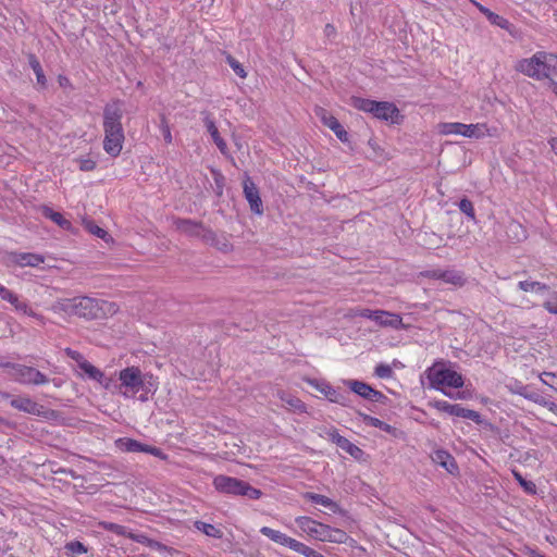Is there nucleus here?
<instances>
[{
	"mask_svg": "<svg viewBox=\"0 0 557 557\" xmlns=\"http://www.w3.org/2000/svg\"><path fill=\"white\" fill-rule=\"evenodd\" d=\"M122 117V101L114 100L106 104L103 109V149L111 157H117L123 149L125 135Z\"/></svg>",
	"mask_w": 557,
	"mask_h": 557,
	"instance_id": "1",
	"label": "nucleus"
},
{
	"mask_svg": "<svg viewBox=\"0 0 557 557\" xmlns=\"http://www.w3.org/2000/svg\"><path fill=\"white\" fill-rule=\"evenodd\" d=\"M426 376L430 382V386L436 391L442 392L449 398L463 399V393H451L448 388H460L465 384L463 376L461 373L455 371L450 366L444 362H435L431 368L426 370Z\"/></svg>",
	"mask_w": 557,
	"mask_h": 557,
	"instance_id": "2",
	"label": "nucleus"
},
{
	"mask_svg": "<svg viewBox=\"0 0 557 557\" xmlns=\"http://www.w3.org/2000/svg\"><path fill=\"white\" fill-rule=\"evenodd\" d=\"M117 311V306L102 299L87 296L74 297V315L87 320L102 319Z\"/></svg>",
	"mask_w": 557,
	"mask_h": 557,
	"instance_id": "3",
	"label": "nucleus"
},
{
	"mask_svg": "<svg viewBox=\"0 0 557 557\" xmlns=\"http://www.w3.org/2000/svg\"><path fill=\"white\" fill-rule=\"evenodd\" d=\"M351 104L360 111L370 113L374 117L392 124L398 123L401 117L398 108L392 102L354 97Z\"/></svg>",
	"mask_w": 557,
	"mask_h": 557,
	"instance_id": "4",
	"label": "nucleus"
},
{
	"mask_svg": "<svg viewBox=\"0 0 557 557\" xmlns=\"http://www.w3.org/2000/svg\"><path fill=\"white\" fill-rule=\"evenodd\" d=\"M212 484L214 488L222 494L246 496L249 499H259L262 496L260 490L251 486L246 481L233 476L219 474L213 479Z\"/></svg>",
	"mask_w": 557,
	"mask_h": 557,
	"instance_id": "5",
	"label": "nucleus"
},
{
	"mask_svg": "<svg viewBox=\"0 0 557 557\" xmlns=\"http://www.w3.org/2000/svg\"><path fill=\"white\" fill-rule=\"evenodd\" d=\"M441 135H461L468 138H483L493 136L496 128H490L485 123L463 124L459 122H444L437 125Z\"/></svg>",
	"mask_w": 557,
	"mask_h": 557,
	"instance_id": "6",
	"label": "nucleus"
},
{
	"mask_svg": "<svg viewBox=\"0 0 557 557\" xmlns=\"http://www.w3.org/2000/svg\"><path fill=\"white\" fill-rule=\"evenodd\" d=\"M516 70L536 81L549 78L548 52L537 51L530 58L521 59Z\"/></svg>",
	"mask_w": 557,
	"mask_h": 557,
	"instance_id": "7",
	"label": "nucleus"
},
{
	"mask_svg": "<svg viewBox=\"0 0 557 557\" xmlns=\"http://www.w3.org/2000/svg\"><path fill=\"white\" fill-rule=\"evenodd\" d=\"M119 391L125 398L135 397L141 389L147 387L146 376L137 367H127L119 373Z\"/></svg>",
	"mask_w": 557,
	"mask_h": 557,
	"instance_id": "8",
	"label": "nucleus"
},
{
	"mask_svg": "<svg viewBox=\"0 0 557 557\" xmlns=\"http://www.w3.org/2000/svg\"><path fill=\"white\" fill-rule=\"evenodd\" d=\"M0 367L10 368L9 374L21 384L41 385L49 382L44 373L33 367L10 363H0Z\"/></svg>",
	"mask_w": 557,
	"mask_h": 557,
	"instance_id": "9",
	"label": "nucleus"
},
{
	"mask_svg": "<svg viewBox=\"0 0 557 557\" xmlns=\"http://www.w3.org/2000/svg\"><path fill=\"white\" fill-rule=\"evenodd\" d=\"M46 258L40 253L33 252H18V251H7L0 258V261L5 267H18V268H38L45 262Z\"/></svg>",
	"mask_w": 557,
	"mask_h": 557,
	"instance_id": "10",
	"label": "nucleus"
},
{
	"mask_svg": "<svg viewBox=\"0 0 557 557\" xmlns=\"http://www.w3.org/2000/svg\"><path fill=\"white\" fill-rule=\"evenodd\" d=\"M10 405L23 412L42 417L46 419L52 418L55 416V412L51 409L45 408L42 405L34 401L29 397H16L11 399Z\"/></svg>",
	"mask_w": 557,
	"mask_h": 557,
	"instance_id": "11",
	"label": "nucleus"
},
{
	"mask_svg": "<svg viewBox=\"0 0 557 557\" xmlns=\"http://www.w3.org/2000/svg\"><path fill=\"white\" fill-rule=\"evenodd\" d=\"M260 533L262 535L267 536L268 539H270L271 541H273L280 545L286 546L301 555H304L308 548V546L306 544H304L293 537H289L288 535H286L285 533H283L281 531L271 529L269 527H262L260 529Z\"/></svg>",
	"mask_w": 557,
	"mask_h": 557,
	"instance_id": "12",
	"label": "nucleus"
},
{
	"mask_svg": "<svg viewBox=\"0 0 557 557\" xmlns=\"http://www.w3.org/2000/svg\"><path fill=\"white\" fill-rule=\"evenodd\" d=\"M115 446L122 451L127 453H147L154 457L165 458L162 450L156 446L143 444L129 437H121L115 441Z\"/></svg>",
	"mask_w": 557,
	"mask_h": 557,
	"instance_id": "13",
	"label": "nucleus"
},
{
	"mask_svg": "<svg viewBox=\"0 0 557 557\" xmlns=\"http://www.w3.org/2000/svg\"><path fill=\"white\" fill-rule=\"evenodd\" d=\"M295 522L304 533L314 540L324 542L327 524L318 522L309 517H297Z\"/></svg>",
	"mask_w": 557,
	"mask_h": 557,
	"instance_id": "14",
	"label": "nucleus"
},
{
	"mask_svg": "<svg viewBox=\"0 0 557 557\" xmlns=\"http://www.w3.org/2000/svg\"><path fill=\"white\" fill-rule=\"evenodd\" d=\"M310 385L323 394L331 403L342 406H348V396L334 388L330 383L323 380H311Z\"/></svg>",
	"mask_w": 557,
	"mask_h": 557,
	"instance_id": "15",
	"label": "nucleus"
},
{
	"mask_svg": "<svg viewBox=\"0 0 557 557\" xmlns=\"http://www.w3.org/2000/svg\"><path fill=\"white\" fill-rule=\"evenodd\" d=\"M345 384L350 388L351 392L367 400L380 403L385 398L383 393L372 388L364 382L358 380H347L345 381Z\"/></svg>",
	"mask_w": 557,
	"mask_h": 557,
	"instance_id": "16",
	"label": "nucleus"
},
{
	"mask_svg": "<svg viewBox=\"0 0 557 557\" xmlns=\"http://www.w3.org/2000/svg\"><path fill=\"white\" fill-rule=\"evenodd\" d=\"M315 114L317 116L320 117V120L325 126H327L330 129L334 132V134L341 141H348V133L345 131L343 125L338 122V120L335 116L329 114L327 111L323 108H317Z\"/></svg>",
	"mask_w": 557,
	"mask_h": 557,
	"instance_id": "17",
	"label": "nucleus"
},
{
	"mask_svg": "<svg viewBox=\"0 0 557 557\" xmlns=\"http://www.w3.org/2000/svg\"><path fill=\"white\" fill-rule=\"evenodd\" d=\"M174 225L177 231L188 236L208 238V235L212 234L210 231L206 230L202 224L191 220L177 219Z\"/></svg>",
	"mask_w": 557,
	"mask_h": 557,
	"instance_id": "18",
	"label": "nucleus"
},
{
	"mask_svg": "<svg viewBox=\"0 0 557 557\" xmlns=\"http://www.w3.org/2000/svg\"><path fill=\"white\" fill-rule=\"evenodd\" d=\"M243 187H244L245 198L249 202L251 211L255 212L256 214H262V212H263L262 200L260 198L259 190H258L257 186L255 185V183L249 177H247L244 181Z\"/></svg>",
	"mask_w": 557,
	"mask_h": 557,
	"instance_id": "19",
	"label": "nucleus"
},
{
	"mask_svg": "<svg viewBox=\"0 0 557 557\" xmlns=\"http://www.w3.org/2000/svg\"><path fill=\"white\" fill-rule=\"evenodd\" d=\"M374 322L381 327H391L394 330H407L408 327L403 323L400 314L385 310H377Z\"/></svg>",
	"mask_w": 557,
	"mask_h": 557,
	"instance_id": "20",
	"label": "nucleus"
},
{
	"mask_svg": "<svg viewBox=\"0 0 557 557\" xmlns=\"http://www.w3.org/2000/svg\"><path fill=\"white\" fill-rule=\"evenodd\" d=\"M79 369L91 380L99 382L103 387L109 388L111 380L106 377L102 371L87 360L82 362Z\"/></svg>",
	"mask_w": 557,
	"mask_h": 557,
	"instance_id": "21",
	"label": "nucleus"
},
{
	"mask_svg": "<svg viewBox=\"0 0 557 557\" xmlns=\"http://www.w3.org/2000/svg\"><path fill=\"white\" fill-rule=\"evenodd\" d=\"M50 310L57 314L72 317L74 315V298H64L54 301Z\"/></svg>",
	"mask_w": 557,
	"mask_h": 557,
	"instance_id": "22",
	"label": "nucleus"
},
{
	"mask_svg": "<svg viewBox=\"0 0 557 557\" xmlns=\"http://www.w3.org/2000/svg\"><path fill=\"white\" fill-rule=\"evenodd\" d=\"M277 397L290 409L298 411V412H305L306 411V405L297 397H295L292 394H288L284 391L277 392Z\"/></svg>",
	"mask_w": 557,
	"mask_h": 557,
	"instance_id": "23",
	"label": "nucleus"
},
{
	"mask_svg": "<svg viewBox=\"0 0 557 557\" xmlns=\"http://www.w3.org/2000/svg\"><path fill=\"white\" fill-rule=\"evenodd\" d=\"M42 214L45 218L50 219L63 230L69 231L72 227V223L67 219H65L60 212L53 211L49 207L42 208Z\"/></svg>",
	"mask_w": 557,
	"mask_h": 557,
	"instance_id": "24",
	"label": "nucleus"
},
{
	"mask_svg": "<svg viewBox=\"0 0 557 557\" xmlns=\"http://www.w3.org/2000/svg\"><path fill=\"white\" fill-rule=\"evenodd\" d=\"M450 416L468 419L475 423L481 422V416L478 411L465 408L459 404H454Z\"/></svg>",
	"mask_w": 557,
	"mask_h": 557,
	"instance_id": "25",
	"label": "nucleus"
},
{
	"mask_svg": "<svg viewBox=\"0 0 557 557\" xmlns=\"http://www.w3.org/2000/svg\"><path fill=\"white\" fill-rule=\"evenodd\" d=\"M435 460L450 473H454L458 469L455 459L444 450H437L435 453Z\"/></svg>",
	"mask_w": 557,
	"mask_h": 557,
	"instance_id": "26",
	"label": "nucleus"
},
{
	"mask_svg": "<svg viewBox=\"0 0 557 557\" xmlns=\"http://www.w3.org/2000/svg\"><path fill=\"white\" fill-rule=\"evenodd\" d=\"M28 63L36 75L37 84L41 88H46L47 87V78L44 74V70H42L41 64L38 61V59L34 54H30L28 57Z\"/></svg>",
	"mask_w": 557,
	"mask_h": 557,
	"instance_id": "27",
	"label": "nucleus"
},
{
	"mask_svg": "<svg viewBox=\"0 0 557 557\" xmlns=\"http://www.w3.org/2000/svg\"><path fill=\"white\" fill-rule=\"evenodd\" d=\"M306 497L317 505H321L323 507L329 508L333 512H336V510L338 509L337 504L324 495L315 494V493H308L306 495Z\"/></svg>",
	"mask_w": 557,
	"mask_h": 557,
	"instance_id": "28",
	"label": "nucleus"
},
{
	"mask_svg": "<svg viewBox=\"0 0 557 557\" xmlns=\"http://www.w3.org/2000/svg\"><path fill=\"white\" fill-rule=\"evenodd\" d=\"M358 416H359L360 420L362 421V423H364L366 425L381 429L387 433H391L393 430V428L389 424L385 423L384 421H382L377 418L371 417V416L362 413V412H359Z\"/></svg>",
	"mask_w": 557,
	"mask_h": 557,
	"instance_id": "29",
	"label": "nucleus"
},
{
	"mask_svg": "<svg viewBox=\"0 0 557 557\" xmlns=\"http://www.w3.org/2000/svg\"><path fill=\"white\" fill-rule=\"evenodd\" d=\"M194 525L198 531L202 532L209 537L221 539L223 535L222 531L213 524L203 521H196Z\"/></svg>",
	"mask_w": 557,
	"mask_h": 557,
	"instance_id": "30",
	"label": "nucleus"
},
{
	"mask_svg": "<svg viewBox=\"0 0 557 557\" xmlns=\"http://www.w3.org/2000/svg\"><path fill=\"white\" fill-rule=\"evenodd\" d=\"M128 539L157 550H162L165 548L163 544H161L158 541L149 539L145 534L129 533Z\"/></svg>",
	"mask_w": 557,
	"mask_h": 557,
	"instance_id": "31",
	"label": "nucleus"
},
{
	"mask_svg": "<svg viewBox=\"0 0 557 557\" xmlns=\"http://www.w3.org/2000/svg\"><path fill=\"white\" fill-rule=\"evenodd\" d=\"M440 275L441 281L448 284L462 285L465 282L462 274L455 270H442Z\"/></svg>",
	"mask_w": 557,
	"mask_h": 557,
	"instance_id": "32",
	"label": "nucleus"
},
{
	"mask_svg": "<svg viewBox=\"0 0 557 557\" xmlns=\"http://www.w3.org/2000/svg\"><path fill=\"white\" fill-rule=\"evenodd\" d=\"M348 535L345 531L327 525V532L325 534L324 542L346 543Z\"/></svg>",
	"mask_w": 557,
	"mask_h": 557,
	"instance_id": "33",
	"label": "nucleus"
},
{
	"mask_svg": "<svg viewBox=\"0 0 557 557\" xmlns=\"http://www.w3.org/2000/svg\"><path fill=\"white\" fill-rule=\"evenodd\" d=\"M206 127H207V131L210 133L214 144L218 146V148L221 150V152H224L226 149V143L221 138L218 127L215 126L214 122L211 120H207Z\"/></svg>",
	"mask_w": 557,
	"mask_h": 557,
	"instance_id": "34",
	"label": "nucleus"
},
{
	"mask_svg": "<svg viewBox=\"0 0 557 557\" xmlns=\"http://www.w3.org/2000/svg\"><path fill=\"white\" fill-rule=\"evenodd\" d=\"M518 287L523 292L543 294L547 290V286L543 283L535 281H521L518 283Z\"/></svg>",
	"mask_w": 557,
	"mask_h": 557,
	"instance_id": "35",
	"label": "nucleus"
},
{
	"mask_svg": "<svg viewBox=\"0 0 557 557\" xmlns=\"http://www.w3.org/2000/svg\"><path fill=\"white\" fill-rule=\"evenodd\" d=\"M64 549L67 556L75 557L78 555L86 554L88 548L79 541H71L64 545Z\"/></svg>",
	"mask_w": 557,
	"mask_h": 557,
	"instance_id": "36",
	"label": "nucleus"
},
{
	"mask_svg": "<svg viewBox=\"0 0 557 557\" xmlns=\"http://www.w3.org/2000/svg\"><path fill=\"white\" fill-rule=\"evenodd\" d=\"M507 389L512 393L520 395L527 399V395L529 394V386L524 385L518 380H510L506 383Z\"/></svg>",
	"mask_w": 557,
	"mask_h": 557,
	"instance_id": "37",
	"label": "nucleus"
},
{
	"mask_svg": "<svg viewBox=\"0 0 557 557\" xmlns=\"http://www.w3.org/2000/svg\"><path fill=\"white\" fill-rule=\"evenodd\" d=\"M99 527L106 531H110V532L115 533L121 536L128 537V534L131 533L127 531V529L124 525L109 522V521H100Z\"/></svg>",
	"mask_w": 557,
	"mask_h": 557,
	"instance_id": "38",
	"label": "nucleus"
},
{
	"mask_svg": "<svg viewBox=\"0 0 557 557\" xmlns=\"http://www.w3.org/2000/svg\"><path fill=\"white\" fill-rule=\"evenodd\" d=\"M512 475L518 481L520 486L524 490V492H527L528 494L536 493V485L532 481H527L518 470L513 469Z\"/></svg>",
	"mask_w": 557,
	"mask_h": 557,
	"instance_id": "39",
	"label": "nucleus"
},
{
	"mask_svg": "<svg viewBox=\"0 0 557 557\" xmlns=\"http://www.w3.org/2000/svg\"><path fill=\"white\" fill-rule=\"evenodd\" d=\"M344 451L349 454L355 459H360L363 455V451L361 448H359L357 445L351 443L348 438L346 441H342V445L339 446Z\"/></svg>",
	"mask_w": 557,
	"mask_h": 557,
	"instance_id": "40",
	"label": "nucleus"
},
{
	"mask_svg": "<svg viewBox=\"0 0 557 557\" xmlns=\"http://www.w3.org/2000/svg\"><path fill=\"white\" fill-rule=\"evenodd\" d=\"M487 20H488V22H490L491 24H493V25H495V26H498V27H500L502 29L509 30V28H510V26H511L510 22H509L507 18H505V17H503V16H500V15H498V14L494 13V12H492L491 14H488Z\"/></svg>",
	"mask_w": 557,
	"mask_h": 557,
	"instance_id": "41",
	"label": "nucleus"
},
{
	"mask_svg": "<svg viewBox=\"0 0 557 557\" xmlns=\"http://www.w3.org/2000/svg\"><path fill=\"white\" fill-rule=\"evenodd\" d=\"M374 374L380 379H391L394 375L393 369L387 363H379L374 369Z\"/></svg>",
	"mask_w": 557,
	"mask_h": 557,
	"instance_id": "42",
	"label": "nucleus"
},
{
	"mask_svg": "<svg viewBox=\"0 0 557 557\" xmlns=\"http://www.w3.org/2000/svg\"><path fill=\"white\" fill-rule=\"evenodd\" d=\"M458 207H459V210L462 213H465L468 218H470L472 220L475 219V211H474L472 202L469 199H467V198L461 199L458 203Z\"/></svg>",
	"mask_w": 557,
	"mask_h": 557,
	"instance_id": "43",
	"label": "nucleus"
},
{
	"mask_svg": "<svg viewBox=\"0 0 557 557\" xmlns=\"http://www.w3.org/2000/svg\"><path fill=\"white\" fill-rule=\"evenodd\" d=\"M10 304L18 312H22L28 317L34 314V310L25 301H22L17 295H16V300L11 301Z\"/></svg>",
	"mask_w": 557,
	"mask_h": 557,
	"instance_id": "44",
	"label": "nucleus"
},
{
	"mask_svg": "<svg viewBox=\"0 0 557 557\" xmlns=\"http://www.w3.org/2000/svg\"><path fill=\"white\" fill-rule=\"evenodd\" d=\"M75 161L77 162L79 170L85 172L92 171L97 164L95 160L84 157L77 158Z\"/></svg>",
	"mask_w": 557,
	"mask_h": 557,
	"instance_id": "45",
	"label": "nucleus"
},
{
	"mask_svg": "<svg viewBox=\"0 0 557 557\" xmlns=\"http://www.w3.org/2000/svg\"><path fill=\"white\" fill-rule=\"evenodd\" d=\"M227 63L232 67V70L238 75L240 78H245L247 76L244 66L234 58L227 57Z\"/></svg>",
	"mask_w": 557,
	"mask_h": 557,
	"instance_id": "46",
	"label": "nucleus"
},
{
	"mask_svg": "<svg viewBox=\"0 0 557 557\" xmlns=\"http://www.w3.org/2000/svg\"><path fill=\"white\" fill-rule=\"evenodd\" d=\"M87 230L95 236L104 239L108 236L107 231H104L102 227L98 226L97 224L92 222H88L86 224Z\"/></svg>",
	"mask_w": 557,
	"mask_h": 557,
	"instance_id": "47",
	"label": "nucleus"
},
{
	"mask_svg": "<svg viewBox=\"0 0 557 557\" xmlns=\"http://www.w3.org/2000/svg\"><path fill=\"white\" fill-rule=\"evenodd\" d=\"M527 399L531 400L540 406H543V407H545V404H547V401L549 400V399L545 398L544 396H542L541 394H539L536 392H532V391H530L529 394L527 395Z\"/></svg>",
	"mask_w": 557,
	"mask_h": 557,
	"instance_id": "48",
	"label": "nucleus"
},
{
	"mask_svg": "<svg viewBox=\"0 0 557 557\" xmlns=\"http://www.w3.org/2000/svg\"><path fill=\"white\" fill-rule=\"evenodd\" d=\"M0 298L8 302L15 301L16 294H14L12 290L0 284Z\"/></svg>",
	"mask_w": 557,
	"mask_h": 557,
	"instance_id": "49",
	"label": "nucleus"
},
{
	"mask_svg": "<svg viewBox=\"0 0 557 557\" xmlns=\"http://www.w3.org/2000/svg\"><path fill=\"white\" fill-rule=\"evenodd\" d=\"M544 308L548 312L557 314V294L552 295L550 298L544 302Z\"/></svg>",
	"mask_w": 557,
	"mask_h": 557,
	"instance_id": "50",
	"label": "nucleus"
},
{
	"mask_svg": "<svg viewBox=\"0 0 557 557\" xmlns=\"http://www.w3.org/2000/svg\"><path fill=\"white\" fill-rule=\"evenodd\" d=\"M549 78L557 76V54L548 52Z\"/></svg>",
	"mask_w": 557,
	"mask_h": 557,
	"instance_id": "51",
	"label": "nucleus"
},
{
	"mask_svg": "<svg viewBox=\"0 0 557 557\" xmlns=\"http://www.w3.org/2000/svg\"><path fill=\"white\" fill-rule=\"evenodd\" d=\"M541 382L547 386H549L550 388L557 391V387H555L550 382H549V379H557V373H554V372H543L539 375Z\"/></svg>",
	"mask_w": 557,
	"mask_h": 557,
	"instance_id": "52",
	"label": "nucleus"
},
{
	"mask_svg": "<svg viewBox=\"0 0 557 557\" xmlns=\"http://www.w3.org/2000/svg\"><path fill=\"white\" fill-rule=\"evenodd\" d=\"M65 354L72 360H75L78 363V367H81L82 362L86 361V359L83 357V355L81 352L73 350L71 348H66Z\"/></svg>",
	"mask_w": 557,
	"mask_h": 557,
	"instance_id": "53",
	"label": "nucleus"
},
{
	"mask_svg": "<svg viewBox=\"0 0 557 557\" xmlns=\"http://www.w3.org/2000/svg\"><path fill=\"white\" fill-rule=\"evenodd\" d=\"M376 313H377V310H371L368 308H363V309L357 310L355 315L374 321V317L376 315Z\"/></svg>",
	"mask_w": 557,
	"mask_h": 557,
	"instance_id": "54",
	"label": "nucleus"
},
{
	"mask_svg": "<svg viewBox=\"0 0 557 557\" xmlns=\"http://www.w3.org/2000/svg\"><path fill=\"white\" fill-rule=\"evenodd\" d=\"M160 128H161L162 135L164 137V140L168 144L172 143V134H171V131H170V126H169V124H168V122L165 121L164 117L161 121Z\"/></svg>",
	"mask_w": 557,
	"mask_h": 557,
	"instance_id": "55",
	"label": "nucleus"
},
{
	"mask_svg": "<svg viewBox=\"0 0 557 557\" xmlns=\"http://www.w3.org/2000/svg\"><path fill=\"white\" fill-rule=\"evenodd\" d=\"M154 391H156V387L153 386V384L150 381H148L147 382V387L140 391L141 393H140L139 397H138L139 400L140 401H147L148 398H149L148 395L150 393L154 392Z\"/></svg>",
	"mask_w": 557,
	"mask_h": 557,
	"instance_id": "56",
	"label": "nucleus"
},
{
	"mask_svg": "<svg viewBox=\"0 0 557 557\" xmlns=\"http://www.w3.org/2000/svg\"><path fill=\"white\" fill-rule=\"evenodd\" d=\"M435 407L438 410L450 414L451 410H453V407H454V404H450V403H448L446 400H438V401L435 403Z\"/></svg>",
	"mask_w": 557,
	"mask_h": 557,
	"instance_id": "57",
	"label": "nucleus"
},
{
	"mask_svg": "<svg viewBox=\"0 0 557 557\" xmlns=\"http://www.w3.org/2000/svg\"><path fill=\"white\" fill-rule=\"evenodd\" d=\"M330 438L338 447L342 445V441L347 440L346 437L342 436L336 430H333L332 432H330Z\"/></svg>",
	"mask_w": 557,
	"mask_h": 557,
	"instance_id": "58",
	"label": "nucleus"
},
{
	"mask_svg": "<svg viewBox=\"0 0 557 557\" xmlns=\"http://www.w3.org/2000/svg\"><path fill=\"white\" fill-rule=\"evenodd\" d=\"M324 35L329 39H334L336 36V28L333 24H326L324 27Z\"/></svg>",
	"mask_w": 557,
	"mask_h": 557,
	"instance_id": "59",
	"label": "nucleus"
},
{
	"mask_svg": "<svg viewBox=\"0 0 557 557\" xmlns=\"http://www.w3.org/2000/svg\"><path fill=\"white\" fill-rule=\"evenodd\" d=\"M471 2L478 8V10L484 14L486 16V18L488 17V14L492 13V11L490 9H487L486 7L482 5L481 3L474 1V0H471Z\"/></svg>",
	"mask_w": 557,
	"mask_h": 557,
	"instance_id": "60",
	"label": "nucleus"
},
{
	"mask_svg": "<svg viewBox=\"0 0 557 557\" xmlns=\"http://www.w3.org/2000/svg\"><path fill=\"white\" fill-rule=\"evenodd\" d=\"M441 272L442 270L437 269V270H430V271H426L425 272V275L428 277H431V278H436V280H441Z\"/></svg>",
	"mask_w": 557,
	"mask_h": 557,
	"instance_id": "61",
	"label": "nucleus"
},
{
	"mask_svg": "<svg viewBox=\"0 0 557 557\" xmlns=\"http://www.w3.org/2000/svg\"><path fill=\"white\" fill-rule=\"evenodd\" d=\"M58 82H59V85L63 88H66L71 85L70 79L63 75H59Z\"/></svg>",
	"mask_w": 557,
	"mask_h": 557,
	"instance_id": "62",
	"label": "nucleus"
},
{
	"mask_svg": "<svg viewBox=\"0 0 557 557\" xmlns=\"http://www.w3.org/2000/svg\"><path fill=\"white\" fill-rule=\"evenodd\" d=\"M527 555L529 557H546L544 554H542L539 550L533 549V548H529L528 552H527Z\"/></svg>",
	"mask_w": 557,
	"mask_h": 557,
	"instance_id": "63",
	"label": "nucleus"
},
{
	"mask_svg": "<svg viewBox=\"0 0 557 557\" xmlns=\"http://www.w3.org/2000/svg\"><path fill=\"white\" fill-rule=\"evenodd\" d=\"M545 408H547L550 412L555 413L557 411V404L548 400L547 404H545Z\"/></svg>",
	"mask_w": 557,
	"mask_h": 557,
	"instance_id": "64",
	"label": "nucleus"
}]
</instances>
